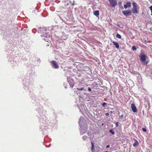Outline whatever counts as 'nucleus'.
Listing matches in <instances>:
<instances>
[{
  "label": "nucleus",
  "instance_id": "1a4fd4ad",
  "mask_svg": "<svg viewBox=\"0 0 152 152\" xmlns=\"http://www.w3.org/2000/svg\"><path fill=\"white\" fill-rule=\"evenodd\" d=\"M112 43L115 46L116 48L117 49L119 48V45L117 42L113 41Z\"/></svg>",
  "mask_w": 152,
  "mask_h": 152
},
{
  "label": "nucleus",
  "instance_id": "f03ea898",
  "mask_svg": "<svg viewBox=\"0 0 152 152\" xmlns=\"http://www.w3.org/2000/svg\"><path fill=\"white\" fill-rule=\"evenodd\" d=\"M50 63L53 68L55 69H58L59 68V66L56 61H50Z\"/></svg>",
  "mask_w": 152,
  "mask_h": 152
},
{
  "label": "nucleus",
  "instance_id": "412c9836",
  "mask_svg": "<svg viewBox=\"0 0 152 152\" xmlns=\"http://www.w3.org/2000/svg\"><path fill=\"white\" fill-rule=\"evenodd\" d=\"M120 117V118H122L123 117V115H121Z\"/></svg>",
  "mask_w": 152,
  "mask_h": 152
},
{
  "label": "nucleus",
  "instance_id": "f8f14e48",
  "mask_svg": "<svg viewBox=\"0 0 152 152\" xmlns=\"http://www.w3.org/2000/svg\"><path fill=\"white\" fill-rule=\"evenodd\" d=\"M99 11L96 10V16L97 18V19H99Z\"/></svg>",
  "mask_w": 152,
  "mask_h": 152
},
{
  "label": "nucleus",
  "instance_id": "ddd939ff",
  "mask_svg": "<svg viewBox=\"0 0 152 152\" xmlns=\"http://www.w3.org/2000/svg\"><path fill=\"white\" fill-rule=\"evenodd\" d=\"M116 37L117 38H119V39H121V35L118 34H117V35H116Z\"/></svg>",
  "mask_w": 152,
  "mask_h": 152
},
{
  "label": "nucleus",
  "instance_id": "b1692460",
  "mask_svg": "<svg viewBox=\"0 0 152 152\" xmlns=\"http://www.w3.org/2000/svg\"><path fill=\"white\" fill-rule=\"evenodd\" d=\"M109 113H107L105 114V115L106 116H108L109 115Z\"/></svg>",
  "mask_w": 152,
  "mask_h": 152
},
{
  "label": "nucleus",
  "instance_id": "0eeeda50",
  "mask_svg": "<svg viewBox=\"0 0 152 152\" xmlns=\"http://www.w3.org/2000/svg\"><path fill=\"white\" fill-rule=\"evenodd\" d=\"M146 59V56L144 55H142L140 56V60L142 62H144Z\"/></svg>",
  "mask_w": 152,
  "mask_h": 152
},
{
  "label": "nucleus",
  "instance_id": "f257e3e1",
  "mask_svg": "<svg viewBox=\"0 0 152 152\" xmlns=\"http://www.w3.org/2000/svg\"><path fill=\"white\" fill-rule=\"evenodd\" d=\"M133 8L132 9V12L134 13H136L138 12L137 9V5L136 3L133 2L132 3Z\"/></svg>",
  "mask_w": 152,
  "mask_h": 152
},
{
  "label": "nucleus",
  "instance_id": "c756f323",
  "mask_svg": "<svg viewBox=\"0 0 152 152\" xmlns=\"http://www.w3.org/2000/svg\"><path fill=\"white\" fill-rule=\"evenodd\" d=\"M119 4H121V2H119Z\"/></svg>",
  "mask_w": 152,
  "mask_h": 152
},
{
  "label": "nucleus",
  "instance_id": "aec40b11",
  "mask_svg": "<svg viewBox=\"0 0 152 152\" xmlns=\"http://www.w3.org/2000/svg\"><path fill=\"white\" fill-rule=\"evenodd\" d=\"M44 39L45 41H47V42H48L49 40V39Z\"/></svg>",
  "mask_w": 152,
  "mask_h": 152
},
{
  "label": "nucleus",
  "instance_id": "dca6fc26",
  "mask_svg": "<svg viewBox=\"0 0 152 152\" xmlns=\"http://www.w3.org/2000/svg\"><path fill=\"white\" fill-rule=\"evenodd\" d=\"M132 49L133 50H136L137 48L134 46H133L132 47Z\"/></svg>",
  "mask_w": 152,
  "mask_h": 152
},
{
  "label": "nucleus",
  "instance_id": "9b49d317",
  "mask_svg": "<svg viewBox=\"0 0 152 152\" xmlns=\"http://www.w3.org/2000/svg\"><path fill=\"white\" fill-rule=\"evenodd\" d=\"M138 145V143L137 140H135V142L133 144V145L134 147H136V146H137Z\"/></svg>",
  "mask_w": 152,
  "mask_h": 152
},
{
  "label": "nucleus",
  "instance_id": "a211bd4d",
  "mask_svg": "<svg viewBox=\"0 0 152 152\" xmlns=\"http://www.w3.org/2000/svg\"><path fill=\"white\" fill-rule=\"evenodd\" d=\"M150 10L152 12V5L151 6L149 7Z\"/></svg>",
  "mask_w": 152,
  "mask_h": 152
},
{
  "label": "nucleus",
  "instance_id": "9d476101",
  "mask_svg": "<svg viewBox=\"0 0 152 152\" xmlns=\"http://www.w3.org/2000/svg\"><path fill=\"white\" fill-rule=\"evenodd\" d=\"M42 37H46L47 38H49V39L50 37V35H49L48 34L46 33H45V34H43L42 35Z\"/></svg>",
  "mask_w": 152,
  "mask_h": 152
},
{
  "label": "nucleus",
  "instance_id": "a878e982",
  "mask_svg": "<svg viewBox=\"0 0 152 152\" xmlns=\"http://www.w3.org/2000/svg\"><path fill=\"white\" fill-rule=\"evenodd\" d=\"M110 147V145H107V147H106V148H108Z\"/></svg>",
  "mask_w": 152,
  "mask_h": 152
},
{
  "label": "nucleus",
  "instance_id": "5701e85b",
  "mask_svg": "<svg viewBox=\"0 0 152 152\" xmlns=\"http://www.w3.org/2000/svg\"><path fill=\"white\" fill-rule=\"evenodd\" d=\"M88 90L89 91H91V89L89 87L88 88Z\"/></svg>",
  "mask_w": 152,
  "mask_h": 152
},
{
  "label": "nucleus",
  "instance_id": "20e7f679",
  "mask_svg": "<svg viewBox=\"0 0 152 152\" xmlns=\"http://www.w3.org/2000/svg\"><path fill=\"white\" fill-rule=\"evenodd\" d=\"M122 13L126 17L131 15V12L129 10L123 11Z\"/></svg>",
  "mask_w": 152,
  "mask_h": 152
},
{
  "label": "nucleus",
  "instance_id": "4be33fe9",
  "mask_svg": "<svg viewBox=\"0 0 152 152\" xmlns=\"http://www.w3.org/2000/svg\"><path fill=\"white\" fill-rule=\"evenodd\" d=\"M115 125H116V127L118 126V122H116V123Z\"/></svg>",
  "mask_w": 152,
  "mask_h": 152
},
{
  "label": "nucleus",
  "instance_id": "7c9ffc66",
  "mask_svg": "<svg viewBox=\"0 0 152 152\" xmlns=\"http://www.w3.org/2000/svg\"><path fill=\"white\" fill-rule=\"evenodd\" d=\"M105 152H108V151H105Z\"/></svg>",
  "mask_w": 152,
  "mask_h": 152
},
{
  "label": "nucleus",
  "instance_id": "39448f33",
  "mask_svg": "<svg viewBox=\"0 0 152 152\" xmlns=\"http://www.w3.org/2000/svg\"><path fill=\"white\" fill-rule=\"evenodd\" d=\"M110 3L112 7H115L117 4L116 0H109Z\"/></svg>",
  "mask_w": 152,
  "mask_h": 152
},
{
  "label": "nucleus",
  "instance_id": "423d86ee",
  "mask_svg": "<svg viewBox=\"0 0 152 152\" xmlns=\"http://www.w3.org/2000/svg\"><path fill=\"white\" fill-rule=\"evenodd\" d=\"M132 109L134 112H137V108L136 107L134 104L132 103L131 105Z\"/></svg>",
  "mask_w": 152,
  "mask_h": 152
},
{
  "label": "nucleus",
  "instance_id": "cd10ccee",
  "mask_svg": "<svg viewBox=\"0 0 152 152\" xmlns=\"http://www.w3.org/2000/svg\"><path fill=\"white\" fill-rule=\"evenodd\" d=\"M93 14L94 15H95V11H93Z\"/></svg>",
  "mask_w": 152,
  "mask_h": 152
},
{
  "label": "nucleus",
  "instance_id": "c85d7f7f",
  "mask_svg": "<svg viewBox=\"0 0 152 152\" xmlns=\"http://www.w3.org/2000/svg\"><path fill=\"white\" fill-rule=\"evenodd\" d=\"M64 39V40H65L66 39V38H64V39Z\"/></svg>",
  "mask_w": 152,
  "mask_h": 152
},
{
  "label": "nucleus",
  "instance_id": "6ab92c4d",
  "mask_svg": "<svg viewBox=\"0 0 152 152\" xmlns=\"http://www.w3.org/2000/svg\"><path fill=\"white\" fill-rule=\"evenodd\" d=\"M106 104H107L105 102H104V103H103L102 104L103 106H105V105H106Z\"/></svg>",
  "mask_w": 152,
  "mask_h": 152
},
{
  "label": "nucleus",
  "instance_id": "2eb2a0df",
  "mask_svg": "<svg viewBox=\"0 0 152 152\" xmlns=\"http://www.w3.org/2000/svg\"><path fill=\"white\" fill-rule=\"evenodd\" d=\"M77 89L78 91H82L84 89V88H77Z\"/></svg>",
  "mask_w": 152,
  "mask_h": 152
},
{
  "label": "nucleus",
  "instance_id": "f3484780",
  "mask_svg": "<svg viewBox=\"0 0 152 152\" xmlns=\"http://www.w3.org/2000/svg\"><path fill=\"white\" fill-rule=\"evenodd\" d=\"M142 130L144 132H146L147 131L146 129L144 128H142Z\"/></svg>",
  "mask_w": 152,
  "mask_h": 152
},
{
  "label": "nucleus",
  "instance_id": "7ed1b4c3",
  "mask_svg": "<svg viewBox=\"0 0 152 152\" xmlns=\"http://www.w3.org/2000/svg\"><path fill=\"white\" fill-rule=\"evenodd\" d=\"M103 90L99 88L96 89V95L98 94V95L101 96L103 94Z\"/></svg>",
  "mask_w": 152,
  "mask_h": 152
},
{
  "label": "nucleus",
  "instance_id": "4468645a",
  "mask_svg": "<svg viewBox=\"0 0 152 152\" xmlns=\"http://www.w3.org/2000/svg\"><path fill=\"white\" fill-rule=\"evenodd\" d=\"M109 132L111 133L112 134H115V132L113 131V129H110L109 130Z\"/></svg>",
  "mask_w": 152,
  "mask_h": 152
},
{
  "label": "nucleus",
  "instance_id": "6e6552de",
  "mask_svg": "<svg viewBox=\"0 0 152 152\" xmlns=\"http://www.w3.org/2000/svg\"><path fill=\"white\" fill-rule=\"evenodd\" d=\"M131 5L130 2H127L126 3V4H125L124 5V7L125 9H126L127 7H131Z\"/></svg>",
  "mask_w": 152,
  "mask_h": 152
},
{
  "label": "nucleus",
  "instance_id": "393cba45",
  "mask_svg": "<svg viewBox=\"0 0 152 152\" xmlns=\"http://www.w3.org/2000/svg\"><path fill=\"white\" fill-rule=\"evenodd\" d=\"M70 86H71L72 87H73L74 86V84H73L71 85H70Z\"/></svg>",
  "mask_w": 152,
  "mask_h": 152
},
{
  "label": "nucleus",
  "instance_id": "bb28decb",
  "mask_svg": "<svg viewBox=\"0 0 152 152\" xmlns=\"http://www.w3.org/2000/svg\"><path fill=\"white\" fill-rule=\"evenodd\" d=\"M73 1V2L72 3V5H75L74 1Z\"/></svg>",
  "mask_w": 152,
  "mask_h": 152
}]
</instances>
